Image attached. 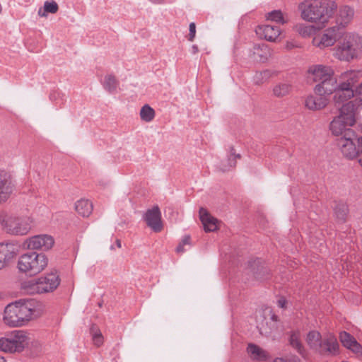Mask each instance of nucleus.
Instances as JSON below:
<instances>
[{"label": "nucleus", "instance_id": "f257e3e1", "mask_svg": "<svg viewBox=\"0 0 362 362\" xmlns=\"http://www.w3.org/2000/svg\"><path fill=\"white\" fill-rule=\"evenodd\" d=\"M337 8V5L332 0H305L299 5L302 18L318 24V28L325 26Z\"/></svg>", "mask_w": 362, "mask_h": 362}, {"label": "nucleus", "instance_id": "f03ea898", "mask_svg": "<svg viewBox=\"0 0 362 362\" xmlns=\"http://www.w3.org/2000/svg\"><path fill=\"white\" fill-rule=\"evenodd\" d=\"M36 312V303L33 299H21L5 308L4 322L9 327H21L29 322Z\"/></svg>", "mask_w": 362, "mask_h": 362}, {"label": "nucleus", "instance_id": "7ed1b4c3", "mask_svg": "<svg viewBox=\"0 0 362 362\" xmlns=\"http://www.w3.org/2000/svg\"><path fill=\"white\" fill-rule=\"evenodd\" d=\"M308 77L318 83L314 88L316 95L326 97L334 93L336 95L339 88V83L334 76V71L330 66L321 64L312 65L308 70Z\"/></svg>", "mask_w": 362, "mask_h": 362}, {"label": "nucleus", "instance_id": "20e7f679", "mask_svg": "<svg viewBox=\"0 0 362 362\" xmlns=\"http://www.w3.org/2000/svg\"><path fill=\"white\" fill-rule=\"evenodd\" d=\"M357 107L352 101L347 102L340 108V114L336 117L329 124V129L332 134L338 138L345 136L346 132L352 130L356 123V112Z\"/></svg>", "mask_w": 362, "mask_h": 362}, {"label": "nucleus", "instance_id": "39448f33", "mask_svg": "<svg viewBox=\"0 0 362 362\" xmlns=\"http://www.w3.org/2000/svg\"><path fill=\"white\" fill-rule=\"evenodd\" d=\"M359 79V71H349L341 74L339 82V88L333 97L334 102L339 105L356 96L355 90L358 87Z\"/></svg>", "mask_w": 362, "mask_h": 362}, {"label": "nucleus", "instance_id": "423d86ee", "mask_svg": "<svg viewBox=\"0 0 362 362\" xmlns=\"http://www.w3.org/2000/svg\"><path fill=\"white\" fill-rule=\"evenodd\" d=\"M362 50V38L358 35L346 34L334 49V56L341 60L349 62L356 58Z\"/></svg>", "mask_w": 362, "mask_h": 362}, {"label": "nucleus", "instance_id": "0eeeda50", "mask_svg": "<svg viewBox=\"0 0 362 362\" xmlns=\"http://www.w3.org/2000/svg\"><path fill=\"white\" fill-rule=\"evenodd\" d=\"M337 145L342 154L349 159L358 158L362 166V136L358 137L353 130H348L345 136L337 139Z\"/></svg>", "mask_w": 362, "mask_h": 362}, {"label": "nucleus", "instance_id": "6e6552de", "mask_svg": "<svg viewBox=\"0 0 362 362\" xmlns=\"http://www.w3.org/2000/svg\"><path fill=\"white\" fill-rule=\"evenodd\" d=\"M48 259L45 255L35 252L22 255L18 261L20 272L28 276H35L41 272L47 265Z\"/></svg>", "mask_w": 362, "mask_h": 362}, {"label": "nucleus", "instance_id": "1a4fd4ad", "mask_svg": "<svg viewBox=\"0 0 362 362\" xmlns=\"http://www.w3.org/2000/svg\"><path fill=\"white\" fill-rule=\"evenodd\" d=\"M0 222L4 230L11 235H24L31 228L29 218L14 216L4 211L0 214Z\"/></svg>", "mask_w": 362, "mask_h": 362}, {"label": "nucleus", "instance_id": "9d476101", "mask_svg": "<svg viewBox=\"0 0 362 362\" xmlns=\"http://www.w3.org/2000/svg\"><path fill=\"white\" fill-rule=\"evenodd\" d=\"M29 337L23 330H14L0 338V351L6 353L21 352L28 344Z\"/></svg>", "mask_w": 362, "mask_h": 362}, {"label": "nucleus", "instance_id": "9b49d317", "mask_svg": "<svg viewBox=\"0 0 362 362\" xmlns=\"http://www.w3.org/2000/svg\"><path fill=\"white\" fill-rule=\"evenodd\" d=\"M343 26L334 25L326 29L319 38H314L313 43L320 48L332 46L344 35Z\"/></svg>", "mask_w": 362, "mask_h": 362}, {"label": "nucleus", "instance_id": "f8f14e48", "mask_svg": "<svg viewBox=\"0 0 362 362\" xmlns=\"http://www.w3.org/2000/svg\"><path fill=\"white\" fill-rule=\"evenodd\" d=\"M271 277V270L264 262L259 258L250 260V281H253L254 284L262 282L270 279Z\"/></svg>", "mask_w": 362, "mask_h": 362}, {"label": "nucleus", "instance_id": "ddd939ff", "mask_svg": "<svg viewBox=\"0 0 362 362\" xmlns=\"http://www.w3.org/2000/svg\"><path fill=\"white\" fill-rule=\"evenodd\" d=\"M54 243V238L51 235H38L28 239L24 245L29 250H48Z\"/></svg>", "mask_w": 362, "mask_h": 362}, {"label": "nucleus", "instance_id": "4468645a", "mask_svg": "<svg viewBox=\"0 0 362 362\" xmlns=\"http://www.w3.org/2000/svg\"><path fill=\"white\" fill-rule=\"evenodd\" d=\"M339 346L335 337L329 335L321 339L315 351L322 355H337Z\"/></svg>", "mask_w": 362, "mask_h": 362}, {"label": "nucleus", "instance_id": "2eb2a0df", "mask_svg": "<svg viewBox=\"0 0 362 362\" xmlns=\"http://www.w3.org/2000/svg\"><path fill=\"white\" fill-rule=\"evenodd\" d=\"M18 246L13 243H0V270L17 255Z\"/></svg>", "mask_w": 362, "mask_h": 362}, {"label": "nucleus", "instance_id": "dca6fc26", "mask_svg": "<svg viewBox=\"0 0 362 362\" xmlns=\"http://www.w3.org/2000/svg\"><path fill=\"white\" fill-rule=\"evenodd\" d=\"M37 280L41 293L52 292L58 287L61 281L56 271L47 274Z\"/></svg>", "mask_w": 362, "mask_h": 362}, {"label": "nucleus", "instance_id": "f3484780", "mask_svg": "<svg viewBox=\"0 0 362 362\" xmlns=\"http://www.w3.org/2000/svg\"><path fill=\"white\" fill-rule=\"evenodd\" d=\"M144 218L147 226L154 232L158 233L162 230L161 213L158 206H154L152 209H148Z\"/></svg>", "mask_w": 362, "mask_h": 362}, {"label": "nucleus", "instance_id": "a211bd4d", "mask_svg": "<svg viewBox=\"0 0 362 362\" xmlns=\"http://www.w3.org/2000/svg\"><path fill=\"white\" fill-rule=\"evenodd\" d=\"M13 187L11 175L4 170H0V204L8 199Z\"/></svg>", "mask_w": 362, "mask_h": 362}, {"label": "nucleus", "instance_id": "6ab92c4d", "mask_svg": "<svg viewBox=\"0 0 362 362\" xmlns=\"http://www.w3.org/2000/svg\"><path fill=\"white\" fill-rule=\"evenodd\" d=\"M256 34L267 41L274 42L281 34V29L277 25L264 24L255 28Z\"/></svg>", "mask_w": 362, "mask_h": 362}, {"label": "nucleus", "instance_id": "aec40b11", "mask_svg": "<svg viewBox=\"0 0 362 362\" xmlns=\"http://www.w3.org/2000/svg\"><path fill=\"white\" fill-rule=\"evenodd\" d=\"M199 214L200 221H202L204 229L206 233L214 232L218 230V219L212 216L206 209L201 207L199 209Z\"/></svg>", "mask_w": 362, "mask_h": 362}, {"label": "nucleus", "instance_id": "412c9836", "mask_svg": "<svg viewBox=\"0 0 362 362\" xmlns=\"http://www.w3.org/2000/svg\"><path fill=\"white\" fill-rule=\"evenodd\" d=\"M272 56V50L265 43L255 44L252 57L254 61L260 63L266 62Z\"/></svg>", "mask_w": 362, "mask_h": 362}, {"label": "nucleus", "instance_id": "4be33fe9", "mask_svg": "<svg viewBox=\"0 0 362 362\" xmlns=\"http://www.w3.org/2000/svg\"><path fill=\"white\" fill-rule=\"evenodd\" d=\"M328 103L329 99L323 95H317L316 96L310 95L305 100V107L313 111L325 108Z\"/></svg>", "mask_w": 362, "mask_h": 362}, {"label": "nucleus", "instance_id": "5701e85b", "mask_svg": "<svg viewBox=\"0 0 362 362\" xmlns=\"http://www.w3.org/2000/svg\"><path fill=\"white\" fill-rule=\"evenodd\" d=\"M286 334L288 336L289 345L302 357H305L307 351L300 340V332L298 329H295L288 332Z\"/></svg>", "mask_w": 362, "mask_h": 362}, {"label": "nucleus", "instance_id": "b1692460", "mask_svg": "<svg viewBox=\"0 0 362 362\" xmlns=\"http://www.w3.org/2000/svg\"><path fill=\"white\" fill-rule=\"evenodd\" d=\"M240 158V154L237 153L233 146H230L226 159L223 160L218 166L219 170L223 173L231 170L236 165V160Z\"/></svg>", "mask_w": 362, "mask_h": 362}, {"label": "nucleus", "instance_id": "393cba45", "mask_svg": "<svg viewBox=\"0 0 362 362\" xmlns=\"http://www.w3.org/2000/svg\"><path fill=\"white\" fill-rule=\"evenodd\" d=\"M260 318H262L261 322H259L258 318L257 319V328L259 329L261 334L268 336L278 329V325H276V322H270V320L266 319L263 315H260Z\"/></svg>", "mask_w": 362, "mask_h": 362}, {"label": "nucleus", "instance_id": "a878e982", "mask_svg": "<svg viewBox=\"0 0 362 362\" xmlns=\"http://www.w3.org/2000/svg\"><path fill=\"white\" fill-rule=\"evenodd\" d=\"M354 15V11L348 6H342L339 10V18L336 25L343 26L344 30L345 26L350 22Z\"/></svg>", "mask_w": 362, "mask_h": 362}, {"label": "nucleus", "instance_id": "bb28decb", "mask_svg": "<svg viewBox=\"0 0 362 362\" xmlns=\"http://www.w3.org/2000/svg\"><path fill=\"white\" fill-rule=\"evenodd\" d=\"M269 358V354L260 346L250 343V359L259 361H267Z\"/></svg>", "mask_w": 362, "mask_h": 362}, {"label": "nucleus", "instance_id": "cd10ccee", "mask_svg": "<svg viewBox=\"0 0 362 362\" xmlns=\"http://www.w3.org/2000/svg\"><path fill=\"white\" fill-rule=\"evenodd\" d=\"M75 209L78 214L88 217L92 213L93 204L87 199H81L76 203Z\"/></svg>", "mask_w": 362, "mask_h": 362}, {"label": "nucleus", "instance_id": "c85d7f7f", "mask_svg": "<svg viewBox=\"0 0 362 362\" xmlns=\"http://www.w3.org/2000/svg\"><path fill=\"white\" fill-rule=\"evenodd\" d=\"M21 289L24 293L33 295L35 293H41L38 280H29L21 283Z\"/></svg>", "mask_w": 362, "mask_h": 362}, {"label": "nucleus", "instance_id": "c756f323", "mask_svg": "<svg viewBox=\"0 0 362 362\" xmlns=\"http://www.w3.org/2000/svg\"><path fill=\"white\" fill-rule=\"evenodd\" d=\"M103 85L105 90L112 94L116 93L119 81L114 75L107 74L105 76Z\"/></svg>", "mask_w": 362, "mask_h": 362}, {"label": "nucleus", "instance_id": "7c9ffc66", "mask_svg": "<svg viewBox=\"0 0 362 362\" xmlns=\"http://www.w3.org/2000/svg\"><path fill=\"white\" fill-rule=\"evenodd\" d=\"M334 211L336 218L339 221L344 223L346 221L349 209L348 206L345 203H337L334 208Z\"/></svg>", "mask_w": 362, "mask_h": 362}, {"label": "nucleus", "instance_id": "2f4dec72", "mask_svg": "<svg viewBox=\"0 0 362 362\" xmlns=\"http://www.w3.org/2000/svg\"><path fill=\"white\" fill-rule=\"evenodd\" d=\"M139 115L142 121L150 122L153 120L156 112L149 105L146 104L141 108Z\"/></svg>", "mask_w": 362, "mask_h": 362}, {"label": "nucleus", "instance_id": "473e14b6", "mask_svg": "<svg viewBox=\"0 0 362 362\" xmlns=\"http://www.w3.org/2000/svg\"><path fill=\"white\" fill-rule=\"evenodd\" d=\"M291 90V86L287 83H279L274 86L273 94L277 98L287 95Z\"/></svg>", "mask_w": 362, "mask_h": 362}, {"label": "nucleus", "instance_id": "72a5a7b5", "mask_svg": "<svg viewBox=\"0 0 362 362\" xmlns=\"http://www.w3.org/2000/svg\"><path fill=\"white\" fill-rule=\"evenodd\" d=\"M274 74L271 70L266 69L262 71H257L253 76L254 83L256 85H261L267 81Z\"/></svg>", "mask_w": 362, "mask_h": 362}, {"label": "nucleus", "instance_id": "f704fd0d", "mask_svg": "<svg viewBox=\"0 0 362 362\" xmlns=\"http://www.w3.org/2000/svg\"><path fill=\"white\" fill-rule=\"evenodd\" d=\"M322 338V335L319 332L313 330L308 333L306 341L310 349L315 350Z\"/></svg>", "mask_w": 362, "mask_h": 362}, {"label": "nucleus", "instance_id": "c9c22d12", "mask_svg": "<svg viewBox=\"0 0 362 362\" xmlns=\"http://www.w3.org/2000/svg\"><path fill=\"white\" fill-rule=\"evenodd\" d=\"M339 340L342 345L346 349L351 348L352 344L356 343V339L349 332L346 331L341 332L339 334Z\"/></svg>", "mask_w": 362, "mask_h": 362}, {"label": "nucleus", "instance_id": "e433bc0d", "mask_svg": "<svg viewBox=\"0 0 362 362\" xmlns=\"http://www.w3.org/2000/svg\"><path fill=\"white\" fill-rule=\"evenodd\" d=\"M266 16L268 20L275 21L278 23L284 24L287 23V20L285 19L284 13L281 10H274L269 12Z\"/></svg>", "mask_w": 362, "mask_h": 362}, {"label": "nucleus", "instance_id": "4c0bfd02", "mask_svg": "<svg viewBox=\"0 0 362 362\" xmlns=\"http://www.w3.org/2000/svg\"><path fill=\"white\" fill-rule=\"evenodd\" d=\"M90 332L93 334V340L95 345L100 346L103 342V337L100 331H99L95 326H93L90 329Z\"/></svg>", "mask_w": 362, "mask_h": 362}, {"label": "nucleus", "instance_id": "58836bf2", "mask_svg": "<svg viewBox=\"0 0 362 362\" xmlns=\"http://www.w3.org/2000/svg\"><path fill=\"white\" fill-rule=\"evenodd\" d=\"M45 11H47V13H52L54 14L57 13L59 11V6L57 3L53 0L52 1H46L44 3V6Z\"/></svg>", "mask_w": 362, "mask_h": 362}, {"label": "nucleus", "instance_id": "ea45409f", "mask_svg": "<svg viewBox=\"0 0 362 362\" xmlns=\"http://www.w3.org/2000/svg\"><path fill=\"white\" fill-rule=\"evenodd\" d=\"M191 237L188 235H185L179 245L177 246L175 251L177 253H182L185 251L184 246L185 245H191Z\"/></svg>", "mask_w": 362, "mask_h": 362}, {"label": "nucleus", "instance_id": "a19ab883", "mask_svg": "<svg viewBox=\"0 0 362 362\" xmlns=\"http://www.w3.org/2000/svg\"><path fill=\"white\" fill-rule=\"evenodd\" d=\"M296 29L297 31L303 37L309 36L313 30L312 27L307 26L303 24L297 25Z\"/></svg>", "mask_w": 362, "mask_h": 362}, {"label": "nucleus", "instance_id": "79ce46f5", "mask_svg": "<svg viewBox=\"0 0 362 362\" xmlns=\"http://www.w3.org/2000/svg\"><path fill=\"white\" fill-rule=\"evenodd\" d=\"M348 349L351 350L358 357L362 358V346L357 341L356 343L352 344V346Z\"/></svg>", "mask_w": 362, "mask_h": 362}, {"label": "nucleus", "instance_id": "37998d69", "mask_svg": "<svg viewBox=\"0 0 362 362\" xmlns=\"http://www.w3.org/2000/svg\"><path fill=\"white\" fill-rule=\"evenodd\" d=\"M189 31L187 39L189 41L193 42L196 36V25L194 23L192 22L189 23Z\"/></svg>", "mask_w": 362, "mask_h": 362}, {"label": "nucleus", "instance_id": "c03bdc74", "mask_svg": "<svg viewBox=\"0 0 362 362\" xmlns=\"http://www.w3.org/2000/svg\"><path fill=\"white\" fill-rule=\"evenodd\" d=\"M286 303H287V300H286V299L284 297H281L277 300V305L281 308H286Z\"/></svg>", "mask_w": 362, "mask_h": 362}, {"label": "nucleus", "instance_id": "a18cd8bd", "mask_svg": "<svg viewBox=\"0 0 362 362\" xmlns=\"http://www.w3.org/2000/svg\"><path fill=\"white\" fill-rule=\"evenodd\" d=\"M269 315L270 317L269 320H270V322H276V325H277L279 322V317L274 313H273L272 310L269 311Z\"/></svg>", "mask_w": 362, "mask_h": 362}, {"label": "nucleus", "instance_id": "49530a36", "mask_svg": "<svg viewBox=\"0 0 362 362\" xmlns=\"http://www.w3.org/2000/svg\"><path fill=\"white\" fill-rule=\"evenodd\" d=\"M356 96H358L359 99L362 98V83L358 84V87L356 89Z\"/></svg>", "mask_w": 362, "mask_h": 362}, {"label": "nucleus", "instance_id": "de8ad7c7", "mask_svg": "<svg viewBox=\"0 0 362 362\" xmlns=\"http://www.w3.org/2000/svg\"><path fill=\"white\" fill-rule=\"evenodd\" d=\"M37 14L40 17H47V11H45L44 8H40L38 10Z\"/></svg>", "mask_w": 362, "mask_h": 362}, {"label": "nucleus", "instance_id": "09e8293b", "mask_svg": "<svg viewBox=\"0 0 362 362\" xmlns=\"http://www.w3.org/2000/svg\"><path fill=\"white\" fill-rule=\"evenodd\" d=\"M191 52L194 54H197L199 52V48L197 47V45H193L191 47Z\"/></svg>", "mask_w": 362, "mask_h": 362}, {"label": "nucleus", "instance_id": "8fccbe9b", "mask_svg": "<svg viewBox=\"0 0 362 362\" xmlns=\"http://www.w3.org/2000/svg\"><path fill=\"white\" fill-rule=\"evenodd\" d=\"M153 4H161L165 3V0H149Z\"/></svg>", "mask_w": 362, "mask_h": 362}, {"label": "nucleus", "instance_id": "3c124183", "mask_svg": "<svg viewBox=\"0 0 362 362\" xmlns=\"http://www.w3.org/2000/svg\"><path fill=\"white\" fill-rule=\"evenodd\" d=\"M273 362H286L283 358H276L274 360Z\"/></svg>", "mask_w": 362, "mask_h": 362}, {"label": "nucleus", "instance_id": "603ef678", "mask_svg": "<svg viewBox=\"0 0 362 362\" xmlns=\"http://www.w3.org/2000/svg\"><path fill=\"white\" fill-rule=\"evenodd\" d=\"M116 244H117V246L118 247H119V248L121 247V241H120L119 240H118V239H117V240H116Z\"/></svg>", "mask_w": 362, "mask_h": 362}, {"label": "nucleus", "instance_id": "864d4df0", "mask_svg": "<svg viewBox=\"0 0 362 362\" xmlns=\"http://www.w3.org/2000/svg\"><path fill=\"white\" fill-rule=\"evenodd\" d=\"M0 362H6V361L3 356H0Z\"/></svg>", "mask_w": 362, "mask_h": 362}, {"label": "nucleus", "instance_id": "5fc2aeb1", "mask_svg": "<svg viewBox=\"0 0 362 362\" xmlns=\"http://www.w3.org/2000/svg\"><path fill=\"white\" fill-rule=\"evenodd\" d=\"M246 351H247V352H249V344H247V345Z\"/></svg>", "mask_w": 362, "mask_h": 362}, {"label": "nucleus", "instance_id": "6e6d98bb", "mask_svg": "<svg viewBox=\"0 0 362 362\" xmlns=\"http://www.w3.org/2000/svg\"><path fill=\"white\" fill-rule=\"evenodd\" d=\"M102 305H103V303H102V302H100V303H98V306H99V307H102Z\"/></svg>", "mask_w": 362, "mask_h": 362}, {"label": "nucleus", "instance_id": "4d7b16f0", "mask_svg": "<svg viewBox=\"0 0 362 362\" xmlns=\"http://www.w3.org/2000/svg\"><path fill=\"white\" fill-rule=\"evenodd\" d=\"M1 298V293H0V299Z\"/></svg>", "mask_w": 362, "mask_h": 362}]
</instances>
